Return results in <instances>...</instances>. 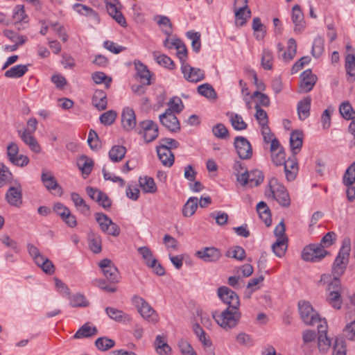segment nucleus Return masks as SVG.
<instances>
[{"label": "nucleus", "mask_w": 355, "mask_h": 355, "mask_svg": "<svg viewBox=\"0 0 355 355\" xmlns=\"http://www.w3.org/2000/svg\"><path fill=\"white\" fill-rule=\"evenodd\" d=\"M261 65L264 69L270 70L272 68V54L269 50H263L261 57Z\"/></svg>", "instance_id": "obj_64"}, {"label": "nucleus", "mask_w": 355, "mask_h": 355, "mask_svg": "<svg viewBox=\"0 0 355 355\" xmlns=\"http://www.w3.org/2000/svg\"><path fill=\"white\" fill-rule=\"evenodd\" d=\"M12 17L16 26L21 25L20 22L24 21V19L27 18V15L25 14L23 6L18 5L15 7Z\"/></svg>", "instance_id": "obj_60"}, {"label": "nucleus", "mask_w": 355, "mask_h": 355, "mask_svg": "<svg viewBox=\"0 0 355 355\" xmlns=\"http://www.w3.org/2000/svg\"><path fill=\"white\" fill-rule=\"evenodd\" d=\"M135 66L137 75L141 78V82L144 85H150L151 84V73L147 66L144 64L139 60L135 61Z\"/></svg>", "instance_id": "obj_28"}, {"label": "nucleus", "mask_w": 355, "mask_h": 355, "mask_svg": "<svg viewBox=\"0 0 355 355\" xmlns=\"http://www.w3.org/2000/svg\"><path fill=\"white\" fill-rule=\"evenodd\" d=\"M104 276L110 283H117L120 280V274L114 263L109 259H103L98 263Z\"/></svg>", "instance_id": "obj_9"}, {"label": "nucleus", "mask_w": 355, "mask_h": 355, "mask_svg": "<svg viewBox=\"0 0 355 355\" xmlns=\"http://www.w3.org/2000/svg\"><path fill=\"white\" fill-rule=\"evenodd\" d=\"M155 349L159 355H171V347L167 343V339L164 336L158 335L154 343Z\"/></svg>", "instance_id": "obj_25"}, {"label": "nucleus", "mask_w": 355, "mask_h": 355, "mask_svg": "<svg viewBox=\"0 0 355 355\" xmlns=\"http://www.w3.org/2000/svg\"><path fill=\"white\" fill-rule=\"evenodd\" d=\"M198 92L210 100H215L217 98V94L214 87L209 83H204L200 85L197 88Z\"/></svg>", "instance_id": "obj_41"}, {"label": "nucleus", "mask_w": 355, "mask_h": 355, "mask_svg": "<svg viewBox=\"0 0 355 355\" xmlns=\"http://www.w3.org/2000/svg\"><path fill=\"white\" fill-rule=\"evenodd\" d=\"M28 71V65L18 64L11 67L5 72V76L10 78L22 77Z\"/></svg>", "instance_id": "obj_38"}, {"label": "nucleus", "mask_w": 355, "mask_h": 355, "mask_svg": "<svg viewBox=\"0 0 355 355\" xmlns=\"http://www.w3.org/2000/svg\"><path fill=\"white\" fill-rule=\"evenodd\" d=\"M297 52V43L295 39L290 38L288 41V47L286 51L282 54V58L284 61L288 62L292 60Z\"/></svg>", "instance_id": "obj_45"}, {"label": "nucleus", "mask_w": 355, "mask_h": 355, "mask_svg": "<svg viewBox=\"0 0 355 355\" xmlns=\"http://www.w3.org/2000/svg\"><path fill=\"white\" fill-rule=\"evenodd\" d=\"M257 211L260 218L264 222L267 227L270 226L272 223L270 210L267 204L263 202H259L257 205Z\"/></svg>", "instance_id": "obj_32"}, {"label": "nucleus", "mask_w": 355, "mask_h": 355, "mask_svg": "<svg viewBox=\"0 0 355 355\" xmlns=\"http://www.w3.org/2000/svg\"><path fill=\"white\" fill-rule=\"evenodd\" d=\"M96 347L101 351H107L115 345V341L107 337H101L95 342Z\"/></svg>", "instance_id": "obj_48"}, {"label": "nucleus", "mask_w": 355, "mask_h": 355, "mask_svg": "<svg viewBox=\"0 0 355 355\" xmlns=\"http://www.w3.org/2000/svg\"><path fill=\"white\" fill-rule=\"evenodd\" d=\"M299 85L300 93H307L312 90L317 82V76L312 73L311 69H306L300 75Z\"/></svg>", "instance_id": "obj_14"}, {"label": "nucleus", "mask_w": 355, "mask_h": 355, "mask_svg": "<svg viewBox=\"0 0 355 355\" xmlns=\"http://www.w3.org/2000/svg\"><path fill=\"white\" fill-rule=\"evenodd\" d=\"M339 112L346 120H353L355 119V110L348 101L343 102L340 104Z\"/></svg>", "instance_id": "obj_43"}, {"label": "nucleus", "mask_w": 355, "mask_h": 355, "mask_svg": "<svg viewBox=\"0 0 355 355\" xmlns=\"http://www.w3.org/2000/svg\"><path fill=\"white\" fill-rule=\"evenodd\" d=\"M139 184L143 191L146 193H154L157 191V187L153 178L145 176L140 178Z\"/></svg>", "instance_id": "obj_40"}, {"label": "nucleus", "mask_w": 355, "mask_h": 355, "mask_svg": "<svg viewBox=\"0 0 355 355\" xmlns=\"http://www.w3.org/2000/svg\"><path fill=\"white\" fill-rule=\"evenodd\" d=\"M116 112L114 110H108L100 116V121L105 125H111L115 121Z\"/></svg>", "instance_id": "obj_57"}, {"label": "nucleus", "mask_w": 355, "mask_h": 355, "mask_svg": "<svg viewBox=\"0 0 355 355\" xmlns=\"http://www.w3.org/2000/svg\"><path fill=\"white\" fill-rule=\"evenodd\" d=\"M157 153L164 166L171 167L173 165L175 157L168 148L159 145L157 146Z\"/></svg>", "instance_id": "obj_23"}, {"label": "nucleus", "mask_w": 355, "mask_h": 355, "mask_svg": "<svg viewBox=\"0 0 355 355\" xmlns=\"http://www.w3.org/2000/svg\"><path fill=\"white\" fill-rule=\"evenodd\" d=\"M324 42L321 37H317L315 38L311 50V53L314 58H318L322 54L324 51Z\"/></svg>", "instance_id": "obj_51"}, {"label": "nucleus", "mask_w": 355, "mask_h": 355, "mask_svg": "<svg viewBox=\"0 0 355 355\" xmlns=\"http://www.w3.org/2000/svg\"><path fill=\"white\" fill-rule=\"evenodd\" d=\"M234 147L239 157L242 159H249L252 155V148L250 141L244 137L238 136L234 139Z\"/></svg>", "instance_id": "obj_12"}, {"label": "nucleus", "mask_w": 355, "mask_h": 355, "mask_svg": "<svg viewBox=\"0 0 355 355\" xmlns=\"http://www.w3.org/2000/svg\"><path fill=\"white\" fill-rule=\"evenodd\" d=\"M92 77L95 83L101 84L105 83V88L108 89L110 87L112 78L107 76L105 73L101 71L94 72Z\"/></svg>", "instance_id": "obj_56"}, {"label": "nucleus", "mask_w": 355, "mask_h": 355, "mask_svg": "<svg viewBox=\"0 0 355 355\" xmlns=\"http://www.w3.org/2000/svg\"><path fill=\"white\" fill-rule=\"evenodd\" d=\"M255 118L261 127L268 125V119L266 112L259 105H255Z\"/></svg>", "instance_id": "obj_55"}, {"label": "nucleus", "mask_w": 355, "mask_h": 355, "mask_svg": "<svg viewBox=\"0 0 355 355\" xmlns=\"http://www.w3.org/2000/svg\"><path fill=\"white\" fill-rule=\"evenodd\" d=\"M139 134H143L146 143H149L157 139L159 135L157 125L152 120H146L139 123Z\"/></svg>", "instance_id": "obj_8"}, {"label": "nucleus", "mask_w": 355, "mask_h": 355, "mask_svg": "<svg viewBox=\"0 0 355 355\" xmlns=\"http://www.w3.org/2000/svg\"><path fill=\"white\" fill-rule=\"evenodd\" d=\"M105 311L108 317L116 322H129L131 320V318L128 314L116 308L109 306L105 308Z\"/></svg>", "instance_id": "obj_29"}, {"label": "nucleus", "mask_w": 355, "mask_h": 355, "mask_svg": "<svg viewBox=\"0 0 355 355\" xmlns=\"http://www.w3.org/2000/svg\"><path fill=\"white\" fill-rule=\"evenodd\" d=\"M71 198L75 207L84 215L88 216L90 214L89 206L85 202V200L76 192L71 193Z\"/></svg>", "instance_id": "obj_33"}, {"label": "nucleus", "mask_w": 355, "mask_h": 355, "mask_svg": "<svg viewBox=\"0 0 355 355\" xmlns=\"http://www.w3.org/2000/svg\"><path fill=\"white\" fill-rule=\"evenodd\" d=\"M195 255L205 262H216L221 257V252L216 248L205 247L196 252Z\"/></svg>", "instance_id": "obj_16"}, {"label": "nucleus", "mask_w": 355, "mask_h": 355, "mask_svg": "<svg viewBox=\"0 0 355 355\" xmlns=\"http://www.w3.org/2000/svg\"><path fill=\"white\" fill-rule=\"evenodd\" d=\"M41 180L48 191L51 192L55 191V192L54 193L59 196L62 195V188L59 185L55 177L51 174V172L42 171Z\"/></svg>", "instance_id": "obj_17"}, {"label": "nucleus", "mask_w": 355, "mask_h": 355, "mask_svg": "<svg viewBox=\"0 0 355 355\" xmlns=\"http://www.w3.org/2000/svg\"><path fill=\"white\" fill-rule=\"evenodd\" d=\"M345 69L348 75L355 77V55L354 53L346 55Z\"/></svg>", "instance_id": "obj_59"}, {"label": "nucleus", "mask_w": 355, "mask_h": 355, "mask_svg": "<svg viewBox=\"0 0 355 355\" xmlns=\"http://www.w3.org/2000/svg\"><path fill=\"white\" fill-rule=\"evenodd\" d=\"M108 14L121 26L126 27V20L121 11V5L119 0H105Z\"/></svg>", "instance_id": "obj_11"}, {"label": "nucleus", "mask_w": 355, "mask_h": 355, "mask_svg": "<svg viewBox=\"0 0 355 355\" xmlns=\"http://www.w3.org/2000/svg\"><path fill=\"white\" fill-rule=\"evenodd\" d=\"M153 56L159 65L169 69H173L175 68V64L173 61L168 56L164 54L157 55L155 52L153 53Z\"/></svg>", "instance_id": "obj_54"}, {"label": "nucleus", "mask_w": 355, "mask_h": 355, "mask_svg": "<svg viewBox=\"0 0 355 355\" xmlns=\"http://www.w3.org/2000/svg\"><path fill=\"white\" fill-rule=\"evenodd\" d=\"M214 135L220 139H226L229 138V131L223 123H217L212 128Z\"/></svg>", "instance_id": "obj_52"}, {"label": "nucleus", "mask_w": 355, "mask_h": 355, "mask_svg": "<svg viewBox=\"0 0 355 355\" xmlns=\"http://www.w3.org/2000/svg\"><path fill=\"white\" fill-rule=\"evenodd\" d=\"M311 98L308 96L297 103V114L302 121L306 119L310 114Z\"/></svg>", "instance_id": "obj_31"}, {"label": "nucleus", "mask_w": 355, "mask_h": 355, "mask_svg": "<svg viewBox=\"0 0 355 355\" xmlns=\"http://www.w3.org/2000/svg\"><path fill=\"white\" fill-rule=\"evenodd\" d=\"M69 304L72 307H86L89 305L88 301L85 296L81 294H76L69 296Z\"/></svg>", "instance_id": "obj_49"}, {"label": "nucleus", "mask_w": 355, "mask_h": 355, "mask_svg": "<svg viewBox=\"0 0 355 355\" xmlns=\"http://www.w3.org/2000/svg\"><path fill=\"white\" fill-rule=\"evenodd\" d=\"M198 206V199L196 197H191L188 199L182 208V215L184 217L193 216Z\"/></svg>", "instance_id": "obj_34"}, {"label": "nucleus", "mask_w": 355, "mask_h": 355, "mask_svg": "<svg viewBox=\"0 0 355 355\" xmlns=\"http://www.w3.org/2000/svg\"><path fill=\"white\" fill-rule=\"evenodd\" d=\"M334 279L329 283L327 288V301L335 309H340L342 306L341 298L342 286L339 277L334 276Z\"/></svg>", "instance_id": "obj_3"}, {"label": "nucleus", "mask_w": 355, "mask_h": 355, "mask_svg": "<svg viewBox=\"0 0 355 355\" xmlns=\"http://www.w3.org/2000/svg\"><path fill=\"white\" fill-rule=\"evenodd\" d=\"M36 265L38 266L46 274H53L55 271V266L53 262L43 256L40 261H37Z\"/></svg>", "instance_id": "obj_53"}, {"label": "nucleus", "mask_w": 355, "mask_h": 355, "mask_svg": "<svg viewBox=\"0 0 355 355\" xmlns=\"http://www.w3.org/2000/svg\"><path fill=\"white\" fill-rule=\"evenodd\" d=\"M263 174L262 171L255 169L250 172V184L251 186L257 187L263 181Z\"/></svg>", "instance_id": "obj_63"}, {"label": "nucleus", "mask_w": 355, "mask_h": 355, "mask_svg": "<svg viewBox=\"0 0 355 355\" xmlns=\"http://www.w3.org/2000/svg\"><path fill=\"white\" fill-rule=\"evenodd\" d=\"M213 318L217 324L225 330H230L237 326L241 318L239 308L227 307L220 313H213Z\"/></svg>", "instance_id": "obj_1"}, {"label": "nucleus", "mask_w": 355, "mask_h": 355, "mask_svg": "<svg viewBox=\"0 0 355 355\" xmlns=\"http://www.w3.org/2000/svg\"><path fill=\"white\" fill-rule=\"evenodd\" d=\"M292 21L295 25L294 31L300 33L305 28L304 15L299 5H295L292 10Z\"/></svg>", "instance_id": "obj_21"}, {"label": "nucleus", "mask_w": 355, "mask_h": 355, "mask_svg": "<svg viewBox=\"0 0 355 355\" xmlns=\"http://www.w3.org/2000/svg\"><path fill=\"white\" fill-rule=\"evenodd\" d=\"M161 124L171 132H178L180 130V124L177 116L171 112L166 111L159 116Z\"/></svg>", "instance_id": "obj_13"}, {"label": "nucleus", "mask_w": 355, "mask_h": 355, "mask_svg": "<svg viewBox=\"0 0 355 355\" xmlns=\"http://www.w3.org/2000/svg\"><path fill=\"white\" fill-rule=\"evenodd\" d=\"M98 330L96 327L91 326L89 322L84 324L73 335L76 339H81L85 338L92 337L96 335Z\"/></svg>", "instance_id": "obj_30"}, {"label": "nucleus", "mask_w": 355, "mask_h": 355, "mask_svg": "<svg viewBox=\"0 0 355 355\" xmlns=\"http://www.w3.org/2000/svg\"><path fill=\"white\" fill-rule=\"evenodd\" d=\"M138 252L141 256L145 264L149 267L154 266L157 262V259L153 257V252L148 247L142 246L138 248Z\"/></svg>", "instance_id": "obj_39"}, {"label": "nucleus", "mask_w": 355, "mask_h": 355, "mask_svg": "<svg viewBox=\"0 0 355 355\" xmlns=\"http://www.w3.org/2000/svg\"><path fill=\"white\" fill-rule=\"evenodd\" d=\"M350 252L351 240L349 238H345L333 265L332 274L334 276L343 275L349 262Z\"/></svg>", "instance_id": "obj_2"}, {"label": "nucleus", "mask_w": 355, "mask_h": 355, "mask_svg": "<svg viewBox=\"0 0 355 355\" xmlns=\"http://www.w3.org/2000/svg\"><path fill=\"white\" fill-rule=\"evenodd\" d=\"M235 10L236 23L243 26L246 24L247 19L251 17V11L249 8H239Z\"/></svg>", "instance_id": "obj_44"}, {"label": "nucleus", "mask_w": 355, "mask_h": 355, "mask_svg": "<svg viewBox=\"0 0 355 355\" xmlns=\"http://www.w3.org/2000/svg\"><path fill=\"white\" fill-rule=\"evenodd\" d=\"M252 29L254 32H261V33L255 34L257 40H262L265 37V27L262 24L259 17H254L252 21Z\"/></svg>", "instance_id": "obj_58"}, {"label": "nucleus", "mask_w": 355, "mask_h": 355, "mask_svg": "<svg viewBox=\"0 0 355 355\" xmlns=\"http://www.w3.org/2000/svg\"><path fill=\"white\" fill-rule=\"evenodd\" d=\"M272 161L276 166L285 163L286 154L284 148L280 145L279 140H273L270 147Z\"/></svg>", "instance_id": "obj_18"}, {"label": "nucleus", "mask_w": 355, "mask_h": 355, "mask_svg": "<svg viewBox=\"0 0 355 355\" xmlns=\"http://www.w3.org/2000/svg\"><path fill=\"white\" fill-rule=\"evenodd\" d=\"M126 153V148L120 145H115L109 151V158L113 162H119L122 160Z\"/></svg>", "instance_id": "obj_36"}, {"label": "nucleus", "mask_w": 355, "mask_h": 355, "mask_svg": "<svg viewBox=\"0 0 355 355\" xmlns=\"http://www.w3.org/2000/svg\"><path fill=\"white\" fill-rule=\"evenodd\" d=\"M73 10L80 15L92 16L95 19H98V14L92 8L81 3H75L73 6Z\"/></svg>", "instance_id": "obj_50"}, {"label": "nucleus", "mask_w": 355, "mask_h": 355, "mask_svg": "<svg viewBox=\"0 0 355 355\" xmlns=\"http://www.w3.org/2000/svg\"><path fill=\"white\" fill-rule=\"evenodd\" d=\"M227 115L230 118L232 126L236 130H244L247 128L248 125L243 121L242 116L236 113H227Z\"/></svg>", "instance_id": "obj_37"}, {"label": "nucleus", "mask_w": 355, "mask_h": 355, "mask_svg": "<svg viewBox=\"0 0 355 355\" xmlns=\"http://www.w3.org/2000/svg\"><path fill=\"white\" fill-rule=\"evenodd\" d=\"M121 123L123 128L126 131L133 130L137 124L136 115L133 109L125 107L121 113Z\"/></svg>", "instance_id": "obj_19"}, {"label": "nucleus", "mask_w": 355, "mask_h": 355, "mask_svg": "<svg viewBox=\"0 0 355 355\" xmlns=\"http://www.w3.org/2000/svg\"><path fill=\"white\" fill-rule=\"evenodd\" d=\"M288 238L277 239L272 245L273 252L279 257L284 255L287 249Z\"/></svg>", "instance_id": "obj_42"}, {"label": "nucleus", "mask_w": 355, "mask_h": 355, "mask_svg": "<svg viewBox=\"0 0 355 355\" xmlns=\"http://www.w3.org/2000/svg\"><path fill=\"white\" fill-rule=\"evenodd\" d=\"M7 202L12 206L20 207L22 204V193L20 187H11L6 193Z\"/></svg>", "instance_id": "obj_22"}, {"label": "nucleus", "mask_w": 355, "mask_h": 355, "mask_svg": "<svg viewBox=\"0 0 355 355\" xmlns=\"http://www.w3.org/2000/svg\"><path fill=\"white\" fill-rule=\"evenodd\" d=\"M89 249L95 254L101 252L102 250L101 238L99 235L92 234L89 236Z\"/></svg>", "instance_id": "obj_46"}, {"label": "nucleus", "mask_w": 355, "mask_h": 355, "mask_svg": "<svg viewBox=\"0 0 355 355\" xmlns=\"http://www.w3.org/2000/svg\"><path fill=\"white\" fill-rule=\"evenodd\" d=\"M303 143L302 132L298 130L293 131L290 136V146L292 155H296L302 148Z\"/></svg>", "instance_id": "obj_27"}, {"label": "nucleus", "mask_w": 355, "mask_h": 355, "mask_svg": "<svg viewBox=\"0 0 355 355\" xmlns=\"http://www.w3.org/2000/svg\"><path fill=\"white\" fill-rule=\"evenodd\" d=\"M318 345L319 350L324 354L329 349L331 342L327 336L326 327H324L322 324L318 326Z\"/></svg>", "instance_id": "obj_24"}, {"label": "nucleus", "mask_w": 355, "mask_h": 355, "mask_svg": "<svg viewBox=\"0 0 355 355\" xmlns=\"http://www.w3.org/2000/svg\"><path fill=\"white\" fill-rule=\"evenodd\" d=\"M328 252L320 244H310L304 247L302 252V259L306 261L318 262Z\"/></svg>", "instance_id": "obj_7"}, {"label": "nucleus", "mask_w": 355, "mask_h": 355, "mask_svg": "<svg viewBox=\"0 0 355 355\" xmlns=\"http://www.w3.org/2000/svg\"><path fill=\"white\" fill-rule=\"evenodd\" d=\"M283 165L287 180H294L298 173V164L295 155L290 157Z\"/></svg>", "instance_id": "obj_20"}, {"label": "nucleus", "mask_w": 355, "mask_h": 355, "mask_svg": "<svg viewBox=\"0 0 355 355\" xmlns=\"http://www.w3.org/2000/svg\"><path fill=\"white\" fill-rule=\"evenodd\" d=\"M169 107L167 110H171L172 113H180L184 108L183 103L180 98L175 96L173 97L168 102Z\"/></svg>", "instance_id": "obj_62"}, {"label": "nucleus", "mask_w": 355, "mask_h": 355, "mask_svg": "<svg viewBox=\"0 0 355 355\" xmlns=\"http://www.w3.org/2000/svg\"><path fill=\"white\" fill-rule=\"evenodd\" d=\"M236 341L241 345L245 347H250L254 345V340L251 336L246 333H239L236 337Z\"/></svg>", "instance_id": "obj_61"}, {"label": "nucleus", "mask_w": 355, "mask_h": 355, "mask_svg": "<svg viewBox=\"0 0 355 355\" xmlns=\"http://www.w3.org/2000/svg\"><path fill=\"white\" fill-rule=\"evenodd\" d=\"M92 105L99 111L105 110L107 105L106 93L101 89L95 90L92 97Z\"/></svg>", "instance_id": "obj_26"}, {"label": "nucleus", "mask_w": 355, "mask_h": 355, "mask_svg": "<svg viewBox=\"0 0 355 355\" xmlns=\"http://www.w3.org/2000/svg\"><path fill=\"white\" fill-rule=\"evenodd\" d=\"M343 182L347 187H349L355 182V162L347 168L343 175Z\"/></svg>", "instance_id": "obj_47"}, {"label": "nucleus", "mask_w": 355, "mask_h": 355, "mask_svg": "<svg viewBox=\"0 0 355 355\" xmlns=\"http://www.w3.org/2000/svg\"><path fill=\"white\" fill-rule=\"evenodd\" d=\"M132 302L144 319L152 323H156L158 321L157 313L144 298L134 295Z\"/></svg>", "instance_id": "obj_5"}, {"label": "nucleus", "mask_w": 355, "mask_h": 355, "mask_svg": "<svg viewBox=\"0 0 355 355\" xmlns=\"http://www.w3.org/2000/svg\"><path fill=\"white\" fill-rule=\"evenodd\" d=\"M269 189L272 197L275 199L278 203L284 207H288L291 205V199L286 188L278 182V180L272 178L269 182Z\"/></svg>", "instance_id": "obj_4"}, {"label": "nucleus", "mask_w": 355, "mask_h": 355, "mask_svg": "<svg viewBox=\"0 0 355 355\" xmlns=\"http://www.w3.org/2000/svg\"><path fill=\"white\" fill-rule=\"evenodd\" d=\"M181 71L184 78L189 82L197 83L205 78V71L203 70L192 67L189 64H182Z\"/></svg>", "instance_id": "obj_15"}, {"label": "nucleus", "mask_w": 355, "mask_h": 355, "mask_svg": "<svg viewBox=\"0 0 355 355\" xmlns=\"http://www.w3.org/2000/svg\"><path fill=\"white\" fill-rule=\"evenodd\" d=\"M77 165L83 174L89 175L92 171L94 162L87 156L82 155L78 159Z\"/></svg>", "instance_id": "obj_35"}, {"label": "nucleus", "mask_w": 355, "mask_h": 355, "mask_svg": "<svg viewBox=\"0 0 355 355\" xmlns=\"http://www.w3.org/2000/svg\"><path fill=\"white\" fill-rule=\"evenodd\" d=\"M217 294L223 303L230 308H239L240 300L239 295L230 288L223 286L218 288Z\"/></svg>", "instance_id": "obj_10"}, {"label": "nucleus", "mask_w": 355, "mask_h": 355, "mask_svg": "<svg viewBox=\"0 0 355 355\" xmlns=\"http://www.w3.org/2000/svg\"><path fill=\"white\" fill-rule=\"evenodd\" d=\"M298 309L300 317L306 325H314L321 322L319 314L313 309L311 304L306 301H300Z\"/></svg>", "instance_id": "obj_6"}]
</instances>
